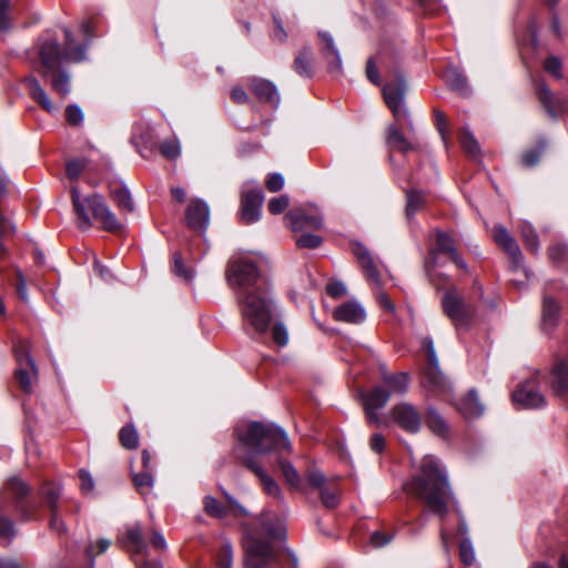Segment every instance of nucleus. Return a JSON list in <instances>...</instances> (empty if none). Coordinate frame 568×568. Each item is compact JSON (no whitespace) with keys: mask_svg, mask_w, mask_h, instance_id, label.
<instances>
[{"mask_svg":"<svg viewBox=\"0 0 568 568\" xmlns=\"http://www.w3.org/2000/svg\"><path fill=\"white\" fill-rule=\"evenodd\" d=\"M389 399V393L382 387H375L363 396L367 419L371 424L378 425L381 418L377 410L383 408Z\"/></svg>","mask_w":568,"mask_h":568,"instance_id":"18","label":"nucleus"},{"mask_svg":"<svg viewBox=\"0 0 568 568\" xmlns=\"http://www.w3.org/2000/svg\"><path fill=\"white\" fill-rule=\"evenodd\" d=\"M285 538L282 521L272 513H263L252 529H247L243 539L246 568H264L280 565L278 554L273 541Z\"/></svg>","mask_w":568,"mask_h":568,"instance_id":"4","label":"nucleus"},{"mask_svg":"<svg viewBox=\"0 0 568 568\" xmlns=\"http://www.w3.org/2000/svg\"><path fill=\"white\" fill-rule=\"evenodd\" d=\"M242 464L251 470L258 479L264 491L274 498H282V490L277 483L268 476L254 455L247 454L241 457Z\"/></svg>","mask_w":568,"mask_h":568,"instance_id":"16","label":"nucleus"},{"mask_svg":"<svg viewBox=\"0 0 568 568\" xmlns=\"http://www.w3.org/2000/svg\"><path fill=\"white\" fill-rule=\"evenodd\" d=\"M312 61V49L308 47H304L294 59L293 70L301 77L310 78L313 74Z\"/></svg>","mask_w":568,"mask_h":568,"instance_id":"30","label":"nucleus"},{"mask_svg":"<svg viewBox=\"0 0 568 568\" xmlns=\"http://www.w3.org/2000/svg\"><path fill=\"white\" fill-rule=\"evenodd\" d=\"M306 481L311 487L320 490V497L325 507L335 508L339 504L341 489L335 481H328L322 471L310 469Z\"/></svg>","mask_w":568,"mask_h":568,"instance_id":"11","label":"nucleus"},{"mask_svg":"<svg viewBox=\"0 0 568 568\" xmlns=\"http://www.w3.org/2000/svg\"><path fill=\"white\" fill-rule=\"evenodd\" d=\"M229 285L236 290L244 324L262 335L272 320V301L261 283L256 265L244 257L232 258L226 270Z\"/></svg>","mask_w":568,"mask_h":568,"instance_id":"2","label":"nucleus"},{"mask_svg":"<svg viewBox=\"0 0 568 568\" xmlns=\"http://www.w3.org/2000/svg\"><path fill=\"white\" fill-rule=\"evenodd\" d=\"M22 83L27 88L31 99L37 102L43 110L49 113H53L58 110V106L50 100L48 93L34 75L26 77L22 80Z\"/></svg>","mask_w":568,"mask_h":568,"instance_id":"24","label":"nucleus"},{"mask_svg":"<svg viewBox=\"0 0 568 568\" xmlns=\"http://www.w3.org/2000/svg\"><path fill=\"white\" fill-rule=\"evenodd\" d=\"M265 184L270 192H277L284 186V178L280 173H272L266 179Z\"/></svg>","mask_w":568,"mask_h":568,"instance_id":"56","label":"nucleus"},{"mask_svg":"<svg viewBox=\"0 0 568 568\" xmlns=\"http://www.w3.org/2000/svg\"><path fill=\"white\" fill-rule=\"evenodd\" d=\"M227 500V506H223L216 498L212 496H205L203 499L205 513L215 518H224L227 514H232L236 517H244L247 515L246 509L241 506L230 494L223 491Z\"/></svg>","mask_w":568,"mask_h":568,"instance_id":"14","label":"nucleus"},{"mask_svg":"<svg viewBox=\"0 0 568 568\" xmlns=\"http://www.w3.org/2000/svg\"><path fill=\"white\" fill-rule=\"evenodd\" d=\"M79 477H80V480H81V490L83 494H91L94 489V480L93 478L91 477L90 473L84 470V469H81L79 471Z\"/></svg>","mask_w":568,"mask_h":568,"instance_id":"58","label":"nucleus"},{"mask_svg":"<svg viewBox=\"0 0 568 568\" xmlns=\"http://www.w3.org/2000/svg\"><path fill=\"white\" fill-rule=\"evenodd\" d=\"M456 406L460 414L467 419L477 418L484 413V406L479 402L475 389H470L464 398L458 400Z\"/></svg>","mask_w":568,"mask_h":568,"instance_id":"27","label":"nucleus"},{"mask_svg":"<svg viewBox=\"0 0 568 568\" xmlns=\"http://www.w3.org/2000/svg\"><path fill=\"white\" fill-rule=\"evenodd\" d=\"M173 273L183 278L184 281H191L194 276L193 271L191 268H187L182 260V256L180 253H174L173 255Z\"/></svg>","mask_w":568,"mask_h":568,"instance_id":"44","label":"nucleus"},{"mask_svg":"<svg viewBox=\"0 0 568 568\" xmlns=\"http://www.w3.org/2000/svg\"><path fill=\"white\" fill-rule=\"evenodd\" d=\"M233 564V549L230 542H224L216 557L217 568H232Z\"/></svg>","mask_w":568,"mask_h":568,"instance_id":"42","label":"nucleus"},{"mask_svg":"<svg viewBox=\"0 0 568 568\" xmlns=\"http://www.w3.org/2000/svg\"><path fill=\"white\" fill-rule=\"evenodd\" d=\"M520 232H521V236H523L526 247L530 252L536 253L539 250V241H538V235L535 232L531 224H529L527 222H523L520 225Z\"/></svg>","mask_w":568,"mask_h":568,"instance_id":"39","label":"nucleus"},{"mask_svg":"<svg viewBox=\"0 0 568 568\" xmlns=\"http://www.w3.org/2000/svg\"><path fill=\"white\" fill-rule=\"evenodd\" d=\"M111 194L120 210L132 212L134 203L129 190L123 185L112 187Z\"/></svg>","mask_w":568,"mask_h":568,"instance_id":"35","label":"nucleus"},{"mask_svg":"<svg viewBox=\"0 0 568 568\" xmlns=\"http://www.w3.org/2000/svg\"><path fill=\"white\" fill-rule=\"evenodd\" d=\"M234 430L239 443L256 454L291 450L287 434L274 424L262 422L241 423L235 426Z\"/></svg>","mask_w":568,"mask_h":568,"instance_id":"5","label":"nucleus"},{"mask_svg":"<svg viewBox=\"0 0 568 568\" xmlns=\"http://www.w3.org/2000/svg\"><path fill=\"white\" fill-rule=\"evenodd\" d=\"M110 545H111V541L109 539L102 538V539L98 540L97 546H94L93 544H90L85 548L87 558L91 561L92 567H93L94 557L97 555H100V554H103L104 551H106L108 548L110 547Z\"/></svg>","mask_w":568,"mask_h":568,"instance_id":"47","label":"nucleus"},{"mask_svg":"<svg viewBox=\"0 0 568 568\" xmlns=\"http://www.w3.org/2000/svg\"><path fill=\"white\" fill-rule=\"evenodd\" d=\"M536 93L539 102L551 118L556 119L559 114L568 112V99L554 97L549 88L544 82L537 84Z\"/></svg>","mask_w":568,"mask_h":568,"instance_id":"17","label":"nucleus"},{"mask_svg":"<svg viewBox=\"0 0 568 568\" xmlns=\"http://www.w3.org/2000/svg\"><path fill=\"white\" fill-rule=\"evenodd\" d=\"M459 142L465 152L471 156L479 154V144L468 128L463 129L459 134Z\"/></svg>","mask_w":568,"mask_h":568,"instance_id":"38","label":"nucleus"},{"mask_svg":"<svg viewBox=\"0 0 568 568\" xmlns=\"http://www.w3.org/2000/svg\"><path fill=\"white\" fill-rule=\"evenodd\" d=\"M371 449L381 454L385 448V438L381 434H373L369 440Z\"/></svg>","mask_w":568,"mask_h":568,"instance_id":"64","label":"nucleus"},{"mask_svg":"<svg viewBox=\"0 0 568 568\" xmlns=\"http://www.w3.org/2000/svg\"><path fill=\"white\" fill-rule=\"evenodd\" d=\"M278 464H280V467L282 470V475H283L284 479L286 480V483L292 488H294L296 490H301L302 489V479H301V476H300L298 471L296 470V468L291 463H288L286 460L280 459Z\"/></svg>","mask_w":568,"mask_h":568,"instance_id":"36","label":"nucleus"},{"mask_svg":"<svg viewBox=\"0 0 568 568\" xmlns=\"http://www.w3.org/2000/svg\"><path fill=\"white\" fill-rule=\"evenodd\" d=\"M392 418L407 433L416 434L420 429V414L408 403H402L394 406L392 409Z\"/></svg>","mask_w":568,"mask_h":568,"instance_id":"15","label":"nucleus"},{"mask_svg":"<svg viewBox=\"0 0 568 568\" xmlns=\"http://www.w3.org/2000/svg\"><path fill=\"white\" fill-rule=\"evenodd\" d=\"M124 545L132 554L140 555L145 552L148 545L139 524H134L126 528Z\"/></svg>","mask_w":568,"mask_h":568,"instance_id":"29","label":"nucleus"},{"mask_svg":"<svg viewBox=\"0 0 568 568\" xmlns=\"http://www.w3.org/2000/svg\"><path fill=\"white\" fill-rule=\"evenodd\" d=\"M568 254V247L564 244H555L549 248V257L555 261L559 262Z\"/></svg>","mask_w":568,"mask_h":568,"instance_id":"63","label":"nucleus"},{"mask_svg":"<svg viewBox=\"0 0 568 568\" xmlns=\"http://www.w3.org/2000/svg\"><path fill=\"white\" fill-rule=\"evenodd\" d=\"M352 251L365 273L366 278L378 286L381 283V274L368 248L361 243H354Z\"/></svg>","mask_w":568,"mask_h":568,"instance_id":"20","label":"nucleus"},{"mask_svg":"<svg viewBox=\"0 0 568 568\" xmlns=\"http://www.w3.org/2000/svg\"><path fill=\"white\" fill-rule=\"evenodd\" d=\"M326 292L329 296L337 298L344 296L347 288L343 282H333L326 286Z\"/></svg>","mask_w":568,"mask_h":568,"instance_id":"61","label":"nucleus"},{"mask_svg":"<svg viewBox=\"0 0 568 568\" xmlns=\"http://www.w3.org/2000/svg\"><path fill=\"white\" fill-rule=\"evenodd\" d=\"M560 307L558 303L550 296L544 297L541 326L545 332L552 331L559 321Z\"/></svg>","mask_w":568,"mask_h":568,"instance_id":"28","label":"nucleus"},{"mask_svg":"<svg viewBox=\"0 0 568 568\" xmlns=\"http://www.w3.org/2000/svg\"><path fill=\"white\" fill-rule=\"evenodd\" d=\"M285 220L294 232L320 230L323 226V216L314 205L294 209L286 214Z\"/></svg>","mask_w":568,"mask_h":568,"instance_id":"9","label":"nucleus"},{"mask_svg":"<svg viewBox=\"0 0 568 568\" xmlns=\"http://www.w3.org/2000/svg\"><path fill=\"white\" fill-rule=\"evenodd\" d=\"M41 495L45 499V501L49 504L50 509H57V500L60 497V487L58 485L53 484H45L41 488Z\"/></svg>","mask_w":568,"mask_h":568,"instance_id":"46","label":"nucleus"},{"mask_svg":"<svg viewBox=\"0 0 568 568\" xmlns=\"http://www.w3.org/2000/svg\"><path fill=\"white\" fill-rule=\"evenodd\" d=\"M430 254L434 261L438 254H446L458 268H467L465 261L456 250L454 239L448 233L437 232L436 247L430 252Z\"/></svg>","mask_w":568,"mask_h":568,"instance_id":"19","label":"nucleus"},{"mask_svg":"<svg viewBox=\"0 0 568 568\" xmlns=\"http://www.w3.org/2000/svg\"><path fill=\"white\" fill-rule=\"evenodd\" d=\"M383 382L393 394H404L408 389L409 385L408 375L404 372L398 374L384 375Z\"/></svg>","mask_w":568,"mask_h":568,"instance_id":"33","label":"nucleus"},{"mask_svg":"<svg viewBox=\"0 0 568 568\" xmlns=\"http://www.w3.org/2000/svg\"><path fill=\"white\" fill-rule=\"evenodd\" d=\"M161 153L169 160H175L180 153L181 148L178 140H166L161 144Z\"/></svg>","mask_w":568,"mask_h":568,"instance_id":"48","label":"nucleus"},{"mask_svg":"<svg viewBox=\"0 0 568 568\" xmlns=\"http://www.w3.org/2000/svg\"><path fill=\"white\" fill-rule=\"evenodd\" d=\"M459 554L463 564L468 568H473L475 564V551L469 539L465 538L462 540L459 546Z\"/></svg>","mask_w":568,"mask_h":568,"instance_id":"43","label":"nucleus"},{"mask_svg":"<svg viewBox=\"0 0 568 568\" xmlns=\"http://www.w3.org/2000/svg\"><path fill=\"white\" fill-rule=\"evenodd\" d=\"M133 483L140 493L149 491L153 486V477L149 470L133 475Z\"/></svg>","mask_w":568,"mask_h":568,"instance_id":"45","label":"nucleus"},{"mask_svg":"<svg viewBox=\"0 0 568 568\" xmlns=\"http://www.w3.org/2000/svg\"><path fill=\"white\" fill-rule=\"evenodd\" d=\"M494 241L501 246L511 258L515 267H519L523 261V254L515 239L509 234L506 227L496 225L493 231Z\"/></svg>","mask_w":568,"mask_h":568,"instance_id":"22","label":"nucleus"},{"mask_svg":"<svg viewBox=\"0 0 568 568\" xmlns=\"http://www.w3.org/2000/svg\"><path fill=\"white\" fill-rule=\"evenodd\" d=\"M8 487L19 498L24 497L30 491V487L18 477L11 478Z\"/></svg>","mask_w":568,"mask_h":568,"instance_id":"53","label":"nucleus"},{"mask_svg":"<svg viewBox=\"0 0 568 568\" xmlns=\"http://www.w3.org/2000/svg\"><path fill=\"white\" fill-rule=\"evenodd\" d=\"M119 438L121 445L126 449H136L139 446V434L133 425H126L120 429Z\"/></svg>","mask_w":568,"mask_h":568,"instance_id":"37","label":"nucleus"},{"mask_svg":"<svg viewBox=\"0 0 568 568\" xmlns=\"http://www.w3.org/2000/svg\"><path fill=\"white\" fill-rule=\"evenodd\" d=\"M321 39V51L323 57L328 61V71L331 73H342V58L335 44V41L328 32H318Z\"/></svg>","mask_w":568,"mask_h":568,"instance_id":"23","label":"nucleus"},{"mask_svg":"<svg viewBox=\"0 0 568 568\" xmlns=\"http://www.w3.org/2000/svg\"><path fill=\"white\" fill-rule=\"evenodd\" d=\"M544 68L547 72L551 73L557 79L561 78L560 69H561V62L556 57H549L546 59L544 63Z\"/></svg>","mask_w":568,"mask_h":568,"instance_id":"57","label":"nucleus"},{"mask_svg":"<svg viewBox=\"0 0 568 568\" xmlns=\"http://www.w3.org/2000/svg\"><path fill=\"white\" fill-rule=\"evenodd\" d=\"M10 8L9 0H0V32L8 31L10 29V20L8 11Z\"/></svg>","mask_w":568,"mask_h":568,"instance_id":"55","label":"nucleus"},{"mask_svg":"<svg viewBox=\"0 0 568 568\" xmlns=\"http://www.w3.org/2000/svg\"><path fill=\"white\" fill-rule=\"evenodd\" d=\"M250 89L262 102H268L274 105H277L280 102V94L275 85L268 80L254 78L251 80Z\"/></svg>","mask_w":568,"mask_h":568,"instance_id":"26","label":"nucleus"},{"mask_svg":"<svg viewBox=\"0 0 568 568\" xmlns=\"http://www.w3.org/2000/svg\"><path fill=\"white\" fill-rule=\"evenodd\" d=\"M71 199L79 219V227L81 230H89L92 227L93 223L90 214L94 220L102 224V227L105 231L114 232L121 227V223L101 195L92 194L82 197L78 186H72Z\"/></svg>","mask_w":568,"mask_h":568,"instance_id":"6","label":"nucleus"},{"mask_svg":"<svg viewBox=\"0 0 568 568\" xmlns=\"http://www.w3.org/2000/svg\"><path fill=\"white\" fill-rule=\"evenodd\" d=\"M85 169V162L71 160L67 163L65 172L70 180H77Z\"/></svg>","mask_w":568,"mask_h":568,"instance_id":"52","label":"nucleus"},{"mask_svg":"<svg viewBox=\"0 0 568 568\" xmlns=\"http://www.w3.org/2000/svg\"><path fill=\"white\" fill-rule=\"evenodd\" d=\"M423 345L426 349L428 361V365L424 369V383L435 392H444L447 388V383L439 369L438 358L433 341L430 338H425Z\"/></svg>","mask_w":568,"mask_h":568,"instance_id":"13","label":"nucleus"},{"mask_svg":"<svg viewBox=\"0 0 568 568\" xmlns=\"http://www.w3.org/2000/svg\"><path fill=\"white\" fill-rule=\"evenodd\" d=\"M263 200L261 187L251 183L244 184L241 195V220L245 224H252L260 220Z\"/></svg>","mask_w":568,"mask_h":568,"instance_id":"10","label":"nucleus"},{"mask_svg":"<svg viewBox=\"0 0 568 568\" xmlns=\"http://www.w3.org/2000/svg\"><path fill=\"white\" fill-rule=\"evenodd\" d=\"M290 204V197L286 194H282L277 197H273L268 202V211L272 214H281Z\"/></svg>","mask_w":568,"mask_h":568,"instance_id":"50","label":"nucleus"},{"mask_svg":"<svg viewBox=\"0 0 568 568\" xmlns=\"http://www.w3.org/2000/svg\"><path fill=\"white\" fill-rule=\"evenodd\" d=\"M65 116L71 125H78L83 121L82 110L78 105H69L65 110Z\"/></svg>","mask_w":568,"mask_h":568,"instance_id":"54","label":"nucleus"},{"mask_svg":"<svg viewBox=\"0 0 568 568\" xmlns=\"http://www.w3.org/2000/svg\"><path fill=\"white\" fill-rule=\"evenodd\" d=\"M407 493L425 503L427 508L444 519L448 513V503L454 499L445 468L433 455L425 456L419 473L406 485Z\"/></svg>","mask_w":568,"mask_h":568,"instance_id":"3","label":"nucleus"},{"mask_svg":"<svg viewBox=\"0 0 568 568\" xmlns=\"http://www.w3.org/2000/svg\"><path fill=\"white\" fill-rule=\"evenodd\" d=\"M335 320L351 324H359L365 321V310L355 301L343 303L334 311Z\"/></svg>","mask_w":568,"mask_h":568,"instance_id":"25","label":"nucleus"},{"mask_svg":"<svg viewBox=\"0 0 568 568\" xmlns=\"http://www.w3.org/2000/svg\"><path fill=\"white\" fill-rule=\"evenodd\" d=\"M442 305L444 313L449 317L457 329L469 325L474 315V308L456 288H450L445 293Z\"/></svg>","mask_w":568,"mask_h":568,"instance_id":"8","label":"nucleus"},{"mask_svg":"<svg viewBox=\"0 0 568 568\" xmlns=\"http://www.w3.org/2000/svg\"><path fill=\"white\" fill-rule=\"evenodd\" d=\"M425 423L435 435L443 438L448 435V426L435 408L430 407L427 409Z\"/></svg>","mask_w":568,"mask_h":568,"instance_id":"31","label":"nucleus"},{"mask_svg":"<svg viewBox=\"0 0 568 568\" xmlns=\"http://www.w3.org/2000/svg\"><path fill=\"white\" fill-rule=\"evenodd\" d=\"M406 216L412 219L418 211L425 206V194L417 190L406 192Z\"/></svg>","mask_w":568,"mask_h":568,"instance_id":"34","label":"nucleus"},{"mask_svg":"<svg viewBox=\"0 0 568 568\" xmlns=\"http://www.w3.org/2000/svg\"><path fill=\"white\" fill-rule=\"evenodd\" d=\"M186 223L193 230L204 231L209 225L210 210L202 200L192 201L185 212Z\"/></svg>","mask_w":568,"mask_h":568,"instance_id":"21","label":"nucleus"},{"mask_svg":"<svg viewBox=\"0 0 568 568\" xmlns=\"http://www.w3.org/2000/svg\"><path fill=\"white\" fill-rule=\"evenodd\" d=\"M387 144L390 148L397 149L400 152L406 153L409 150H413V144L400 133L399 129L392 124L387 129L386 136Z\"/></svg>","mask_w":568,"mask_h":568,"instance_id":"32","label":"nucleus"},{"mask_svg":"<svg viewBox=\"0 0 568 568\" xmlns=\"http://www.w3.org/2000/svg\"><path fill=\"white\" fill-rule=\"evenodd\" d=\"M13 352L18 364L16 378L19 386L24 393H31L33 382L38 379V367L34 359L30 356L29 342L21 338L17 339Z\"/></svg>","mask_w":568,"mask_h":568,"instance_id":"7","label":"nucleus"},{"mask_svg":"<svg viewBox=\"0 0 568 568\" xmlns=\"http://www.w3.org/2000/svg\"><path fill=\"white\" fill-rule=\"evenodd\" d=\"M13 535V523L8 518L0 517V538L11 539Z\"/></svg>","mask_w":568,"mask_h":568,"instance_id":"62","label":"nucleus"},{"mask_svg":"<svg viewBox=\"0 0 568 568\" xmlns=\"http://www.w3.org/2000/svg\"><path fill=\"white\" fill-rule=\"evenodd\" d=\"M323 240L318 235L303 233L296 239V245L301 248H316L322 244Z\"/></svg>","mask_w":568,"mask_h":568,"instance_id":"49","label":"nucleus"},{"mask_svg":"<svg viewBox=\"0 0 568 568\" xmlns=\"http://www.w3.org/2000/svg\"><path fill=\"white\" fill-rule=\"evenodd\" d=\"M434 116H435L436 129L439 132L443 142L447 146L448 142H449V136H450L448 121H447L444 112H442L440 110H435Z\"/></svg>","mask_w":568,"mask_h":568,"instance_id":"41","label":"nucleus"},{"mask_svg":"<svg viewBox=\"0 0 568 568\" xmlns=\"http://www.w3.org/2000/svg\"><path fill=\"white\" fill-rule=\"evenodd\" d=\"M406 81L398 74L395 82L387 83L383 88V95L387 106L397 120L408 118V111L404 103Z\"/></svg>","mask_w":568,"mask_h":568,"instance_id":"12","label":"nucleus"},{"mask_svg":"<svg viewBox=\"0 0 568 568\" xmlns=\"http://www.w3.org/2000/svg\"><path fill=\"white\" fill-rule=\"evenodd\" d=\"M63 49L55 37L45 32L27 51L29 62L62 100L71 92V77L67 70L60 68L61 64L81 62L85 60L87 52V43L75 44L73 34L68 28H63Z\"/></svg>","mask_w":568,"mask_h":568,"instance_id":"1","label":"nucleus"},{"mask_svg":"<svg viewBox=\"0 0 568 568\" xmlns=\"http://www.w3.org/2000/svg\"><path fill=\"white\" fill-rule=\"evenodd\" d=\"M445 80L450 85V88L456 91L465 92V90L467 88L465 77L458 70H456L454 68L446 70Z\"/></svg>","mask_w":568,"mask_h":568,"instance_id":"40","label":"nucleus"},{"mask_svg":"<svg viewBox=\"0 0 568 568\" xmlns=\"http://www.w3.org/2000/svg\"><path fill=\"white\" fill-rule=\"evenodd\" d=\"M366 75H367L368 80L372 83H374L376 85L381 84V77H379L376 63H375L373 58H369L367 60V63H366Z\"/></svg>","mask_w":568,"mask_h":568,"instance_id":"59","label":"nucleus"},{"mask_svg":"<svg viewBox=\"0 0 568 568\" xmlns=\"http://www.w3.org/2000/svg\"><path fill=\"white\" fill-rule=\"evenodd\" d=\"M393 540V535L383 531H374L371 536V542L374 547H383Z\"/></svg>","mask_w":568,"mask_h":568,"instance_id":"60","label":"nucleus"},{"mask_svg":"<svg viewBox=\"0 0 568 568\" xmlns=\"http://www.w3.org/2000/svg\"><path fill=\"white\" fill-rule=\"evenodd\" d=\"M272 338L278 346H285L288 342L287 329L283 323H275L272 328Z\"/></svg>","mask_w":568,"mask_h":568,"instance_id":"51","label":"nucleus"}]
</instances>
